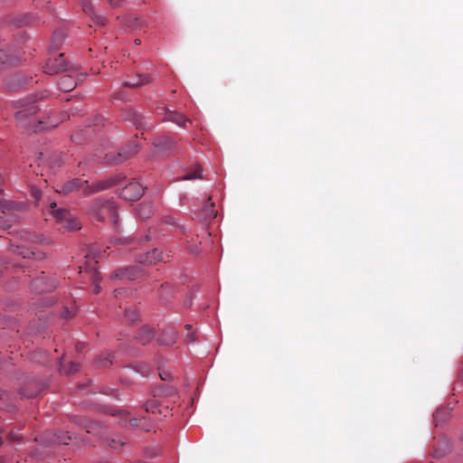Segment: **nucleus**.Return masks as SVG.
I'll return each instance as SVG.
<instances>
[{
	"instance_id": "nucleus-1",
	"label": "nucleus",
	"mask_w": 463,
	"mask_h": 463,
	"mask_svg": "<svg viewBox=\"0 0 463 463\" xmlns=\"http://www.w3.org/2000/svg\"><path fill=\"white\" fill-rule=\"evenodd\" d=\"M50 91L41 90L33 94L30 98L16 100L14 106L18 109L15 113L16 120L19 126L32 128L34 133L44 129L55 128L59 125V120H51V117L43 118L38 116L40 107L36 101L48 98Z\"/></svg>"
},
{
	"instance_id": "nucleus-2",
	"label": "nucleus",
	"mask_w": 463,
	"mask_h": 463,
	"mask_svg": "<svg viewBox=\"0 0 463 463\" xmlns=\"http://www.w3.org/2000/svg\"><path fill=\"white\" fill-rule=\"evenodd\" d=\"M89 214L97 221L111 219L118 222V207L114 201L102 197L96 198L90 205Z\"/></svg>"
},
{
	"instance_id": "nucleus-3",
	"label": "nucleus",
	"mask_w": 463,
	"mask_h": 463,
	"mask_svg": "<svg viewBox=\"0 0 463 463\" xmlns=\"http://www.w3.org/2000/svg\"><path fill=\"white\" fill-rule=\"evenodd\" d=\"M50 213L61 223L60 230L76 231L80 229L79 221L71 215V212L63 208H57L56 203H50Z\"/></svg>"
},
{
	"instance_id": "nucleus-4",
	"label": "nucleus",
	"mask_w": 463,
	"mask_h": 463,
	"mask_svg": "<svg viewBox=\"0 0 463 463\" xmlns=\"http://www.w3.org/2000/svg\"><path fill=\"white\" fill-rule=\"evenodd\" d=\"M124 179V176L121 174H117L114 175L104 177L97 182H94L91 184H87L83 188V194L86 196L98 194L103 191H106L109 188L116 186Z\"/></svg>"
},
{
	"instance_id": "nucleus-5",
	"label": "nucleus",
	"mask_w": 463,
	"mask_h": 463,
	"mask_svg": "<svg viewBox=\"0 0 463 463\" xmlns=\"http://www.w3.org/2000/svg\"><path fill=\"white\" fill-rule=\"evenodd\" d=\"M138 149V145L137 143H133L126 146L119 152L110 151L106 153L102 157V160L105 164L108 165L122 164L125 161L131 158L133 156H135L137 153Z\"/></svg>"
},
{
	"instance_id": "nucleus-6",
	"label": "nucleus",
	"mask_w": 463,
	"mask_h": 463,
	"mask_svg": "<svg viewBox=\"0 0 463 463\" xmlns=\"http://www.w3.org/2000/svg\"><path fill=\"white\" fill-rule=\"evenodd\" d=\"M145 187L137 181H132L125 185L119 193V196L126 201H137L144 194Z\"/></svg>"
},
{
	"instance_id": "nucleus-7",
	"label": "nucleus",
	"mask_w": 463,
	"mask_h": 463,
	"mask_svg": "<svg viewBox=\"0 0 463 463\" xmlns=\"http://www.w3.org/2000/svg\"><path fill=\"white\" fill-rule=\"evenodd\" d=\"M69 70L74 71L75 69L68 68L67 62L62 53L59 54L56 57L49 58L44 67V72L50 75L57 74L61 71H67Z\"/></svg>"
},
{
	"instance_id": "nucleus-8",
	"label": "nucleus",
	"mask_w": 463,
	"mask_h": 463,
	"mask_svg": "<svg viewBox=\"0 0 463 463\" xmlns=\"http://www.w3.org/2000/svg\"><path fill=\"white\" fill-rule=\"evenodd\" d=\"M57 283L53 279L41 276L31 282V288L36 293H44L53 290Z\"/></svg>"
},
{
	"instance_id": "nucleus-9",
	"label": "nucleus",
	"mask_w": 463,
	"mask_h": 463,
	"mask_svg": "<svg viewBox=\"0 0 463 463\" xmlns=\"http://www.w3.org/2000/svg\"><path fill=\"white\" fill-rule=\"evenodd\" d=\"M154 146L159 152L174 155L175 153L176 142L167 136H160L155 138Z\"/></svg>"
},
{
	"instance_id": "nucleus-10",
	"label": "nucleus",
	"mask_w": 463,
	"mask_h": 463,
	"mask_svg": "<svg viewBox=\"0 0 463 463\" xmlns=\"http://www.w3.org/2000/svg\"><path fill=\"white\" fill-rule=\"evenodd\" d=\"M141 274V269L135 267H126L118 269L111 276V279L134 280Z\"/></svg>"
},
{
	"instance_id": "nucleus-11",
	"label": "nucleus",
	"mask_w": 463,
	"mask_h": 463,
	"mask_svg": "<svg viewBox=\"0 0 463 463\" xmlns=\"http://www.w3.org/2000/svg\"><path fill=\"white\" fill-rule=\"evenodd\" d=\"M82 10L90 15L91 19L99 25L106 24L107 18L100 14H98L92 5L90 0H80Z\"/></svg>"
},
{
	"instance_id": "nucleus-12",
	"label": "nucleus",
	"mask_w": 463,
	"mask_h": 463,
	"mask_svg": "<svg viewBox=\"0 0 463 463\" xmlns=\"http://www.w3.org/2000/svg\"><path fill=\"white\" fill-rule=\"evenodd\" d=\"M87 184H89L87 180L74 178L64 183L59 190V193L67 194L80 188L83 189Z\"/></svg>"
},
{
	"instance_id": "nucleus-13",
	"label": "nucleus",
	"mask_w": 463,
	"mask_h": 463,
	"mask_svg": "<svg viewBox=\"0 0 463 463\" xmlns=\"http://www.w3.org/2000/svg\"><path fill=\"white\" fill-rule=\"evenodd\" d=\"M135 259L139 263L152 265L156 264L157 261L162 260V256L159 252H157L156 249H153L151 251L140 254Z\"/></svg>"
},
{
	"instance_id": "nucleus-14",
	"label": "nucleus",
	"mask_w": 463,
	"mask_h": 463,
	"mask_svg": "<svg viewBox=\"0 0 463 463\" xmlns=\"http://www.w3.org/2000/svg\"><path fill=\"white\" fill-rule=\"evenodd\" d=\"M16 61L14 50L6 46L0 49V63L5 65H13Z\"/></svg>"
},
{
	"instance_id": "nucleus-15",
	"label": "nucleus",
	"mask_w": 463,
	"mask_h": 463,
	"mask_svg": "<svg viewBox=\"0 0 463 463\" xmlns=\"http://www.w3.org/2000/svg\"><path fill=\"white\" fill-rule=\"evenodd\" d=\"M77 86V80L71 74H65L58 80V88L65 92L72 90Z\"/></svg>"
},
{
	"instance_id": "nucleus-16",
	"label": "nucleus",
	"mask_w": 463,
	"mask_h": 463,
	"mask_svg": "<svg viewBox=\"0 0 463 463\" xmlns=\"http://www.w3.org/2000/svg\"><path fill=\"white\" fill-rule=\"evenodd\" d=\"M153 80V78L149 74H138L137 79L134 80H125L123 82L124 87L128 88H138Z\"/></svg>"
},
{
	"instance_id": "nucleus-17",
	"label": "nucleus",
	"mask_w": 463,
	"mask_h": 463,
	"mask_svg": "<svg viewBox=\"0 0 463 463\" xmlns=\"http://www.w3.org/2000/svg\"><path fill=\"white\" fill-rule=\"evenodd\" d=\"M165 120L175 123L179 127H184L186 122H189V119L186 118L183 114L168 111L165 114Z\"/></svg>"
},
{
	"instance_id": "nucleus-18",
	"label": "nucleus",
	"mask_w": 463,
	"mask_h": 463,
	"mask_svg": "<svg viewBox=\"0 0 463 463\" xmlns=\"http://www.w3.org/2000/svg\"><path fill=\"white\" fill-rule=\"evenodd\" d=\"M19 236L24 241L39 242L41 244H49L50 243V241L48 239H46L43 236L40 237V236L32 234L28 232H20Z\"/></svg>"
},
{
	"instance_id": "nucleus-19",
	"label": "nucleus",
	"mask_w": 463,
	"mask_h": 463,
	"mask_svg": "<svg viewBox=\"0 0 463 463\" xmlns=\"http://www.w3.org/2000/svg\"><path fill=\"white\" fill-rule=\"evenodd\" d=\"M154 337V331L149 326H143L139 329L137 338L140 343L146 345L149 343Z\"/></svg>"
},
{
	"instance_id": "nucleus-20",
	"label": "nucleus",
	"mask_w": 463,
	"mask_h": 463,
	"mask_svg": "<svg viewBox=\"0 0 463 463\" xmlns=\"http://www.w3.org/2000/svg\"><path fill=\"white\" fill-rule=\"evenodd\" d=\"M177 338V333L174 330L165 332L159 338L158 343L161 345H171L175 343Z\"/></svg>"
},
{
	"instance_id": "nucleus-21",
	"label": "nucleus",
	"mask_w": 463,
	"mask_h": 463,
	"mask_svg": "<svg viewBox=\"0 0 463 463\" xmlns=\"http://www.w3.org/2000/svg\"><path fill=\"white\" fill-rule=\"evenodd\" d=\"M203 169L200 165L195 164L192 166V168L188 171L186 175L183 176V180H195L202 179Z\"/></svg>"
},
{
	"instance_id": "nucleus-22",
	"label": "nucleus",
	"mask_w": 463,
	"mask_h": 463,
	"mask_svg": "<svg viewBox=\"0 0 463 463\" xmlns=\"http://www.w3.org/2000/svg\"><path fill=\"white\" fill-rule=\"evenodd\" d=\"M203 213L204 218L207 220L213 219L216 216L217 212L214 210V203L212 202L211 197L208 198L207 202L203 205Z\"/></svg>"
},
{
	"instance_id": "nucleus-23",
	"label": "nucleus",
	"mask_w": 463,
	"mask_h": 463,
	"mask_svg": "<svg viewBox=\"0 0 463 463\" xmlns=\"http://www.w3.org/2000/svg\"><path fill=\"white\" fill-rule=\"evenodd\" d=\"M449 415L450 412L448 409H438L433 414L436 426L441 425L443 422H445L449 419Z\"/></svg>"
},
{
	"instance_id": "nucleus-24",
	"label": "nucleus",
	"mask_w": 463,
	"mask_h": 463,
	"mask_svg": "<svg viewBox=\"0 0 463 463\" xmlns=\"http://www.w3.org/2000/svg\"><path fill=\"white\" fill-rule=\"evenodd\" d=\"M145 409L147 412H150V413H158V414H162L164 411L161 407H160V404L158 403L157 401L156 400H151V401H148L145 403Z\"/></svg>"
},
{
	"instance_id": "nucleus-25",
	"label": "nucleus",
	"mask_w": 463,
	"mask_h": 463,
	"mask_svg": "<svg viewBox=\"0 0 463 463\" xmlns=\"http://www.w3.org/2000/svg\"><path fill=\"white\" fill-rule=\"evenodd\" d=\"M152 206L148 203H143L139 204L137 208V213L141 219H147L152 213Z\"/></svg>"
},
{
	"instance_id": "nucleus-26",
	"label": "nucleus",
	"mask_w": 463,
	"mask_h": 463,
	"mask_svg": "<svg viewBox=\"0 0 463 463\" xmlns=\"http://www.w3.org/2000/svg\"><path fill=\"white\" fill-rule=\"evenodd\" d=\"M12 250L14 254L20 255L24 258H31L35 255V253L33 250L26 249L24 246H20V245H16V246L12 245Z\"/></svg>"
},
{
	"instance_id": "nucleus-27",
	"label": "nucleus",
	"mask_w": 463,
	"mask_h": 463,
	"mask_svg": "<svg viewBox=\"0 0 463 463\" xmlns=\"http://www.w3.org/2000/svg\"><path fill=\"white\" fill-rule=\"evenodd\" d=\"M80 369V365L79 363L71 362L70 366L67 368L62 365L61 361L60 362V372L63 374L69 375L75 373H78Z\"/></svg>"
},
{
	"instance_id": "nucleus-28",
	"label": "nucleus",
	"mask_w": 463,
	"mask_h": 463,
	"mask_svg": "<svg viewBox=\"0 0 463 463\" xmlns=\"http://www.w3.org/2000/svg\"><path fill=\"white\" fill-rule=\"evenodd\" d=\"M131 120L137 128H143L146 124L145 118L141 114L137 112H133L131 114Z\"/></svg>"
},
{
	"instance_id": "nucleus-29",
	"label": "nucleus",
	"mask_w": 463,
	"mask_h": 463,
	"mask_svg": "<svg viewBox=\"0 0 463 463\" xmlns=\"http://www.w3.org/2000/svg\"><path fill=\"white\" fill-rule=\"evenodd\" d=\"M139 317L137 310L134 308H128L125 310V318L131 323L136 322Z\"/></svg>"
},
{
	"instance_id": "nucleus-30",
	"label": "nucleus",
	"mask_w": 463,
	"mask_h": 463,
	"mask_svg": "<svg viewBox=\"0 0 463 463\" xmlns=\"http://www.w3.org/2000/svg\"><path fill=\"white\" fill-rule=\"evenodd\" d=\"M113 242L116 244H128L131 245L130 250L136 249V244L137 243L134 239L131 238H115Z\"/></svg>"
},
{
	"instance_id": "nucleus-31",
	"label": "nucleus",
	"mask_w": 463,
	"mask_h": 463,
	"mask_svg": "<svg viewBox=\"0 0 463 463\" xmlns=\"http://www.w3.org/2000/svg\"><path fill=\"white\" fill-rule=\"evenodd\" d=\"M134 370L140 373L142 376H147L149 375L150 373V368L148 365L145 364H136L134 365Z\"/></svg>"
},
{
	"instance_id": "nucleus-32",
	"label": "nucleus",
	"mask_w": 463,
	"mask_h": 463,
	"mask_svg": "<svg viewBox=\"0 0 463 463\" xmlns=\"http://www.w3.org/2000/svg\"><path fill=\"white\" fill-rule=\"evenodd\" d=\"M125 443H126L125 440H123L121 439H117V438H109V439H108V445L111 449H117L119 447L124 446Z\"/></svg>"
},
{
	"instance_id": "nucleus-33",
	"label": "nucleus",
	"mask_w": 463,
	"mask_h": 463,
	"mask_svg": "<svg viewBox=\"0 0 463 463\" xmlns=\"http://www.w3.org/2000/svg\"><path fill=\"white\" fill-rule=\"evenodd\" d=\"M448 451H449L448 446H444L442 449H435L432 451L431 455L433 458H439L443 457Z\"/></svg>"
},
{
	"instance_id": "nucleus-34",
	"label": "nucleus",
	"mask_w": 463,
	"mask_h": 463,
	"mask_svg": "<svg viewBox=\"0 0 463 463\" xmlns=\"http://www.w3.org/2000/svg\"><path fill=\"white\" fill-rule=\"evenodd\" d=\"M69 439H71V436H69L67 434L61 433V436H57L53 439V442L62 443V444L67 445L68 444L67 440H69Z\"/></svg>"
},
{
	"instance_id": "nucleus-35",
	"label": "nucleus",
	"mask_w": 463,
	"mask_h": 463,
	"mask_svg": "<svg viewBox=\"0 0 463 463\" xmlns=\"http://www.w3.org/2000/svg\"><path fill=\"white\" fill-rule=\"evenodd\" d=\"M92 279L93 280L95 281V285H94V293H99L100 290H101V287L99 283H97L98 281H99L100 278L98 274V272H96V270H94L93 274H92Z\"/></svg>"
},
{
	"instance_id": "nucleus-36",
	"label": "nucleus",
	"mask_w": 463,
	"mask_h": 463,
	"mask_svg": "<svg viewBox=\"0 0 463 463\" xmlns=\"http://www.w3.org/2000/svg\"><path fill=\"white\" fill-rule=\"evenodd\" d=\"M31 194H32V195L33 196V198L36 201L41 200V198H42V191L39 188H37L35 186H33L31 188Z\"/></svg>"
},
{
	"instance_id": "nucleus-37",
	"label": "nucleus",
	"mask_w": 463,
	"mask_h": 463,
	"mask_svg": "<svg viewBox=\"0 0 463 463\" xmlns=\"http://www.w3.org/2000/svg\"><path fill=\"white\" fill-rule=\"evenodd\" d=\"M110 6L112 7H118L124 5L126 0H106Z\"/></svg>"
},
{
	"instance_id": "nucleus-38",
	"label": "nucleus",
	"mask_w": 463,
	"mask_h": 463,
	"mask_svg": "<svg viewBox=\"0 0 463 463\" xmlns=\"http://www.w3.org/2000/svg\"><path fill=\"white\" fill-rule=\"evenodd\" d=\"M11 228V225L6 223L5 221L3 220V218H0V230H7Z\"/></svg>"
},
{
	"instance_id": "nucleus-39",
	"label": "nucleus",
	"mask_w": 463,
	"mask_h": 463,
	"mask_svg": "<svg viewBox=\"0 0 463 463\" xmlns=\"http://www.w3.org/2000/svg\"><path fill=\"white\" fill-rule=\"evenodd\" d=\"M20 394L25 398H33L36 396V392H24V391H20Z\"/></svg>"
},
{
	"instance_id": "nucleus-40",
	"label": "nucleus",
	"mask_w": 463,
	"mask_h": 463,
	"mask_svg": "<svg viewBox=\"0 0 463 463\" xmlns=\"http://www.w3.org/2000/svg\"><path fill=\"white\" fill-rule=\"evenodd\" d=\"M159 375L163 381H168L171 379V374L168 373H159Z\"/></svg>"
},
{
	"instance_id": "nucleus-41",
	"label": "nucleus",
	"mask_w": 463,
	"mask_h": 463,
	"mask_svg": "<svg viewBox=\"0 0 463 463\" xmlns=\"http://www.w3.org/2000/svg\"><path fill=\"white\" fill-rule=\"evenodd\" d=\"M186 339L189 343H194L195 341V336L194 334H190L186 336Z\"/></svg>"
},
{
	"instance_id": "nucleus-42",
	"label": "nucleus",
	"mask_w": 463,
	"mask_h": 463,
	"mask_svg": "<svg viewBox=\"0 0 463 463\" xmlns=\"http://www.w3.org/2000/svg\"><path fill=\"white\" fill-rule=\"evenodd\" d=\"M62 317H63L64 318H68V317H70V311H69V309H67V308H66V309L62 312Z\"/></svg>"
},
{
	"instance_id": "nucleus-43",
	"label": "nucleus",
	"mask_w": 463,
	"mask_h": 463,
	"mask_svg": "<svg viewBox=\"0 0 463 463\" xmlns=\"http://www.w3.org/2000/svg\"><path fill=\"white\" fill-rule=\"evenodd\" d=\"M100 120H101V118H100V117H97V118H95V123H94V125H98V124L99 123V121H100Z\"/></svg>"
},
{
	"instance_id": "nucleus-44",
	"label": "nucleus",
	"mask_w": 463,
	"mask_h": 463,
	"mask_svg": "<svg viewBox=\"0 0 463 463\" xmlns=\"http://www.w3.org/2000/svg\"><path fill=\"white\" fill-rule=\"evenodd\" d=\"M66 118H69V116H67L66 113H62L61 121L64 120Z\"/></svg>"
},
{
	"instance_id": "nucleus-45",
	"label": "nucleus",
	"mask_w": 463,
	"mask_h": 463,
	"mask_svg": "<svg viewBox=\"0 0 463 463\" xmlns=\"http://www.w3.org/2000/svg\"><path fill=\"white\" fill-rule=\"evenodd\" d=\"M82 348H83V345L79 344V345H77V349H78V350H81Z\"/></svg>"
},
{
	"instance_id": "nucleus-46",
	"label": "nucleus",
	"mask_w": 463,
	"mask_h": 463,
	"mask_svg": "<svg viewBox=\"0 0 463 463\" xmlns=\"http://www.w3.org/2000/svg\"><path fill=\"white\" fill-rule=\"evenodd\" d=\"M145 239H146V241H149V240H150V235H146V236L145 237Z\"/></svg>"
},
{
	"instance_id": "nucleus-47",
	"label": "nucleus",
	"mask_w": 463,
	"mask_h": 463,
	"mask_svg": "<svg viewBox=\"0 0 463 463\" xmlns=\"http://www.w3.org/2000/svg\"><path fill=\"white\" fill-rule=\"evenodd\" d=\"M185 328H186V329H190V328H191V325L187 324V325L185 326Z\"/></svg>"
},
{
	"instance_id": "nucleus-48",
	"label": "nucleus",
	"mask_w": 463,
	"mask_h": 463,
	"mask_svg": "<svg viewBox=\"0 0 463 463\" xmlns=\"http://www.w3.org/2000/svg\"><path fill=\"white\" fill-rule=\"evenodd\" d=\"M136 43H137V44H140V40L137 39V40H136Z\"/></svg>"
},
{
	"instance_id": "nucleus-49",
	"label": "nucleus",
	"mask_w": 463,
	"mask_h": 463,
	"mask_svg": "<svg viewBox=\"0 0 463 463\" xmlns=\"http://www.w3.org/2000/svg\"><path fill=\"white\" fill-rule=\"evenodd\" d=\"M107 364H111V361H109L108 359L106 360V364L104 365H106Z\"/></svg>"
},
{
	"instance_id": "nucleus-50",
	"label": "nucleus",
	"mask_w": 463,
	"mask_h": 463,
	"mask_svg": "<svg viewBox=\"0 0 463 463\" xmlns=\"http://www.w3.org/2000/svg\"><path fill=\"white\" fill-rule=\"evenodd\" d=\"M38 354H41V355L43 354V355L45 356V353H43V352H39Z\"/></svg>"
},
{
	"instance_id": "nucleus-51",
	"label": "nucleus",
	"mask_w": 463,
	"mask_h": 463,
	"mask_svg": "<svg viewBox=\"0 0 463 463\" xmlns=\"http://www.w3.org/2000/svg\"><path fill=\"white\" fill-rule=\"evenodd\" d=\"M133 421H134V422H133L132 424H133V425H135V424H136V421H137V419H134V420H133Z\"/></svg>"
},
{
	"instance_id": "nucleus-52",
	"label": "nucleus",
	"mask_w": 463,
	"mask_h": 463,
	"mask_svg": "<svg viewBox=\"0 0 463 463\" xmlns=\"http://www.w3.org/2000/svg\"><path fill=\"white\" fill-rule=\"evenodd\" d=\"M2 445V438L0 437V446Z\"/></svg>"
}]
</instances>
